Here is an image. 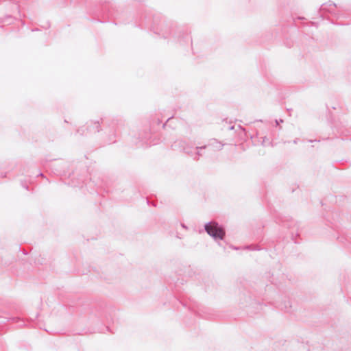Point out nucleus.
<instances>
[{"mask_svg": "<svg viewBox=\"0 0 351 351\" xmlns=\"http://www.w3.org/2000/svg\"><path fill=\"white\" fill-rule=\"evenodd\" d=\"M205 230L209 235L215 239H223L224 237V230L216 222H210L206 224Z\"/></svg>", "mask_w": 351, "mask_h": 351, "instance_id": "obj_1", "label": "nucleus"}]
</instances>
